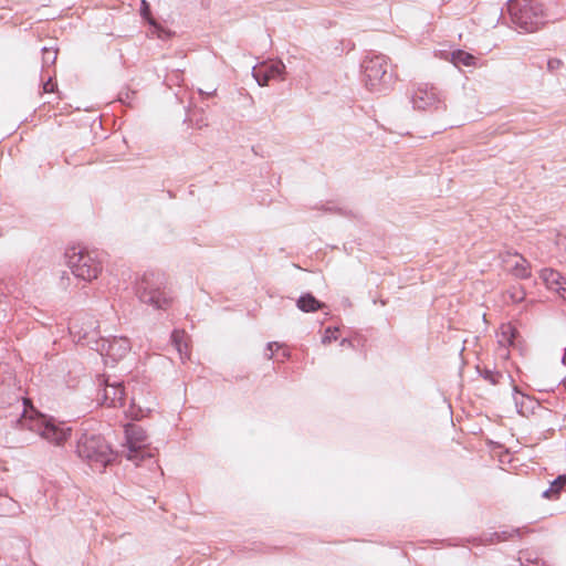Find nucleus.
<instances>
[{"mask_svg": "<svg viewBox=\"0 0 566 566\" xmlns=\"http://www.w3.org/2000/svg\"><path fill=\"white\" fill-rule=\"evenodd\" d=\"M13 411L6 416V422L11 431V442L29 443L25 432L35 433L55 446H62L71 437V428L66 423L55 420L38 411L25 398H15Z\"/></svg>", "mask_w": 566, "mask_h": 566, "instance_id": "1", "label": "nucleus"}, {"mask_svg": "<svg viewBox=\"0 0 566 566\" xmlns=\"http://www.w3.org/2000/svg\"><path fill=\"white\" fill-rule=\"evenodd\" d=\"M97 322L93 317H87L86 322L82 325L77 319L70 323V333L77 338L78 343L87 345L90 348L96 350L102 357L118 361L130 352V342L124 336H113L104 338L99 336L97 331Z\"/></svg>", "mask_w": 566, "mask_h": 566, "instance_id": "2", "label": "nucleus"}, {"mask_svg": "<svg viewBox=\"0 0 566 566\" xmlns=\"http://www.w3.org/2000/svg\"><path fill=\"white\" fill-rule=\"evenodd\" d=\"M76 453L93 470L98 472H103L115 459L109 443L97 433H82L76 442Z\"/></svg>", "mask_w": 566, "mask_h": 566, "instance_id": "3", "label": "nucleus"}, {"mask_svg": "<svg viewBox=\"0 0 566 566\" xmlns=\"http://www.w3.org/2000/svg\"><path fill=\"white\" fill-rule=\"evenodd\" d=\"M136 294L140 302L157 310H166L172 302L166 276L159 272H146L136 284Z\"/></svg>", "mask_w": 566, "mask_h": 566, "instance_id": "4", "label": "nucleus"}, {"mask_svg": "<svg viewBox=\"0 0 566 566\" xmlns=\"http://www.w3.org/2000/svg\"><path fill=\"white\" fill-rule=\"evenodd\" d=\"M507 11L511 22L525 33L539 30L545 22L543 4L539 0H510Z\"/></svg>", "mask_w": 566, "mask_h": 566, "instance_id": "5", "label": "nucleus"}, {"mask_svg": "<svg viewBox=\"0 0 566 566\" xmlns=\"http://www.w3.org/2000/svg\"><path fill=\"white\" fill-rule=\"evenodd\" d=\"M66 265L77 279L91 282L102 272L101 253L96 250L71 248L65 252Z\"/></svg>", "mask_w": 566, "mask_h": 566, "instance_id": "6", "label": "nucleus"}, {"mask_svg": "<svg viewBox=\"0 0 566 566\" xmlns=\"http://www.w3.org/2000/svg\"><path fill=\"white\" fill-rule=\"evenodd\" d=\"M361 69L365 85L370 92L381 93L390 86L392 74L388 72L386 56H367L361 64Z\"/></svg>", "mask_w": 566, "mask_h": 566, "instance_id": "7", "label": "nucleus"}, {"mask_svg": "<svg viewBox=\"0 0 566 566\" xmlns=\"http://www.w3.org/2000/svg\"><path fill=\"white\" fill-rule=\"evenodd\" d=\"M125 447L126 458L130 461L138 463L147 453V436L146 431L138 424H127L125 427Z\"/></svg>", "mask_w": 566, "mask_h": 566, "instance_id": "8", "label": "nucleus"}, {"mask_svg": "<svg viewBox=\"0 0 566 566\" xmlns=\"http://www.w3.org/2000/svg\"><path fill=\"white\" fill-rule=\"evenodd\" d=\"M411 103L413 108L419 111H439L444 107L438 90L428 84L420 85L413 91Z\"/></svg>", "mask_w": 566, "mask_h": 566, "instance_id": "9", "label": "nucleus"}, {"mask_svg": "<svg viewBox=\"0 0 566 566\" xmlns=\"http://www.w3.org/2000/svg\"><path fill=\"white\" fill-rule=\"evenodd\" d=\"M98 396L102 397L103 405L108 407L116 408L125 406L126 392L120 381L108 382V380H105L103 389L98 391Z\"/></svg>", "mask_w": 566, "mask_h": 566, "instance_id": "10", "label": "nucleus"}, {"mask_svg": "<svg viewBox=\"0 0 566 566\" xmlns=\"http://www.w3.org/2000/svg\"><path fill=\"white\" fill-rule=\"evenodd\" d=\"M296 307L304 313H314L326 307V304L318 301L312 293H303L296 300Z\"/></svg>", "mask_w": 566, "mask_h": 566, "instance_id": "11", "label": "nucleus"}, {"mask_svg": "<svg viewBox=\"0 0 566 566\" xmlns=\"http://www.w3.org/2000/svg\"><path fill=\"white\" fill-rule=\"evenodd\" d=\"M171 344L178 352L179 357L182 361L189 358L187 334L185 333V331L175 329L171 333Z\"/></svg>", "mask_w": 566, "mask_h": 566, "instance_id": "12", "label": "nucleus"}, {"mask_svg": "<svg viewBox=\"0 0 566 566\" xmlns=\"http://www.w3.org/2000/svg\"><path fill=\"white\" fill-rule=\"evenodd\" d=\"M513 399L516 411L522 416H526L534 408V401L528 396L522 394L517 387L513 388Z\"/></svg>", "mask_w": 566, "mask_h": 566, "instance_id": "13", "label": "nucleus"}, {"mask_svg": "<svg viewBox=\"0 0 566 566\" xmlns=\"http://www.w3.org/2000/svg\"><path fill=\"white\" fill-rule=\"evenodd\" d=\"M566 485V474L558 475L549 485L548 489L543 491L542 496L548 500H556L564 486Z\"/></svg>", "mask_w": 566, "mask_h": 566, "instance_id": "14", "label": "nucleus"}, {"mask_svg": "<svg viewBox=\"0 0 566 566\" xmlns=\"http://www.w3.org/2000/svg\"><path fill=\"white\" fill-rule=\"evenodd\" d=\"M517 331L511 324L502 325L501 332L497 334V343L502 347L513 346Z\"/></svg>", "mask_w": 566, "mask_h": 566, "instance_id": "15", "label": "nucleus"}, {"mask_svg": "<svg viewBox=\"0 0 566 566\" xmlns=\"http://www.w3.org/2000/svg\"><path fill=\"white\" fill-rule=\"evenodd\" d=\"M541 277L552 289H560L562 283L565 282L563 275L553 269H543L541 271Z\"/></svg>", "mask_w": 566, "mask_h": 566, "instance_id": "16", "label": "nucleus"}, {"mask_svg": "<svg viewBox=\"0 0 566 566\" xmlns=\"http://www.w3.org/2000/svg\"><path fill=\"white\" fill-rule=\"evenodd\" d=\"M475 56L472 54L463 51V50H455L451 53V61L455 66L464 65V66H471L475 63Z\"/></svg>", "mask_w": 566, "mask_h": 566, "instance_id": "17", "label": "nucleus"}, {"mask_svg": "<svg viewBox=\"0 0 566 566\" xmlns=\"http://www.w3.org/2000/svg\"><path fill=\"white\" fill-rule=\"evenodd\" d=\"M512 274L515 277L522 280L531 277V268L528 261L521 256L520 260L513 265Z\"/></svg>", "mask_w": 566, "mask_h": 566, "instance_id": "18", "label": "nucleus"}, {"mask_svg": "<svg viewBox=\"0 0 566 566\" xmlns=\"http://www.w3.org/2000/svg\"><path fill=\"white\" fill-rule=\"evenodd\" d=\"M518 560L523 566H544L545 562L536 553L530 551L520 552Z\"/></svg>", "mask_w": 566, "mask_h": 566, "instance_id": "19", "label": "nucleus"}, {"mask_svg": "<svg viewBox=\"0 0 566 566\" xmlns=\"http://www.w3.org/2000/svg\"><path fill=\"white\" fill-rule=\"evenodd\" d=\"M262 66L271 75L272 78L281 77L285 71V65L282 61H273L269 64H263Z\"/></svg>", "mask_w": 566, "mask_h": 566, "instance_id": "20", "label": "nucleus"}, {"mask_svg": "<svg viewBox=\"0 0 566 566\" xmlns=\"http://www.w3.org/2000/svg\"><path fill=\"white\" fill-rule=\"evenodd\" d=\"M57 57V50L51 48H42V69L43 71L53 65Z\"/></svg>", "mask_w": 566, "mask_h": 566, "instance_id": "21", "label": "nucleus"}, {"mask_svg": "<svg viewBox=\"0 0 566 566\" xmlns=\"http://www.w3.org/2000/svg\"><path fill=\"white\" fill-rule=\"evenodd\" d=\"M252 75L260 86L268 85L269 81L272 80L271 75L264 70L263 66L253 69Z\"/></svg>", "mask_w": 566, "mask_h": 566, "instance_id": "22", "label": "nucleus"}, {"mask_svg": "<svg viewBox=\"0 0 566 566\" xmlns=\"http://www.w3.org/2000/svg\"><path fill=\"white\" fill-rule=\"evenodd\" d=\"M520 532H521L520 528H513L512 531L494 532L491 534L490 541L491 542L506 541V539L513 537V535L520 536Z\"/></svg>", "mask_w": 566, "mask_h": 566, "instance_id": "23", "label": "nucleus"}, {"mask_svg": "<svg viewBox=\"0 0 566 566\" xmlns=\"http://www.w3.org/2000/svg\"><path fill=\"white\" fill-rule=\"evenodd\" d=\"M0 504L6 506V510L1 513L3 515H14L19 509L15 501L10 497H0Z\"/></svg>", "mask_w": 566, "mask_h": 566, "instance_id": "24", "label": "nucleus"}, {"mask_svg": "<svg viewBox=\"0 0 566 566\" xmlns=\"http://www.w3.org/2000/svg\"><path fill=\"white\" fill-rule=\"evenodd\" d=\"M481 376L492 385L499 384L500 379L503 377V375L500 371L492 370L489 368H484L481 371Z\"/></svg>", "mask_w": 566, "mask_h": 566, "instance_id": "25", "label": "nucleus"}, {"mask_svg": "<svg viewBox=\"0 0 566 566\" xmlns=\"http://www.w3.org/2000/svg\"><path fill=\"white\" fill-rule=\"evenodd\" d=\"M136 92L128 88L123 90L118 93V101L123 104L132 105L135 98Z\"/></svg>", "mask_w": 566, "mask_h": 566, "instance_id": "26", "label": "nucleus"}, {"mask_svg": "<svg viewBox=\"0 0 566 566\" xmlns=\"http://www.w3.org/2000/svg\"><path fill=\"white\" fill-rule=\"evenodd\" d=\"M337 332H338L337 327H334V328L327 327L325 329L324 336L322 337V343L323 344H329L333 340H336L337 339Z\"/></svg>", "mask_w": 566, "mask_h": 566, "instance_id": "27", "label": "nucleus"}, {"mask_svg": "<svg viewBox=\"0 0 566 566\" xmlns=\"http://www.w3.org/2000/svg\"><path fill=\"white\" fill-rule=\"evenodd\" d=\"M563 66V62L562 60L559 59H549L547 61V70L551 72V73H555L556 71H558L560 67Z\"/></svg>", "mask_w": 566, "mask_h": 566, "instance_id": "28", "label": "nucleus"}, {"mask_svg": "<svg viewBox=\"0 0 566 566\" xmlns=\"http://www.w3.org/2000/svg\"><path fill=\"white\" fill-rule=\"evenodd\" d=\"M274 347L277 349L280 348V344L276 343V342H270L268 343L266 345V349L270 352V353H265V357L268 359H272L273 358V350H274Z\"/></svg>", "mask_w": 566, "mask_h": 566, "instance_id": "29", "label": "nucleus"}, {"mask_svg": "<svg viewBox=\"0 0 566 566\" xmlns=\"http://www.w3.org/2000/svg\"><path fill=\"white\" fill-rule=\"evenodd\" d=\"M55 87H56V84H54L52 82V76L49 75L48 81L45 83H43V92L44 93L53 92Z\"/></svg>", "mask_w": 566, "mask_h": 566, "instance_id": "30", "label": "nucleus"}, {"mask_svg": "<svg viewBox=\"0 0 566 566\" xmlns=\"http://www.w3.org/2000/svg\"><path fill=\"white\" fill-rule=\"evenodd\" d=\"M557 245L565 250L566 251V231L565 232H562L557 235V241H556Z\"/></svg>", "mask_w": 566, "mask_h": 566, "instance_id": "31", "label": "nucleus"}, {"mask_svg": "<svg viewBox=\"0 0 566 566\" xmlns=\"http://www.w3.org/2000/svg\"><path fill=\"white\" fill-rule=\"evenodd\" d=\"M155 28H156V30H157V36H158L159 39H163V40H164V39H167V38H169V36H170V32H169V31H167V30H165V29H163V28H160V27H157V25H156Z\"/></svg>", "mask_w": 566, "mask_h": 566, "instance_id": "32", "label": "nucleus"}, {"mask_svg": "<svg viewBox=\"0 0 566 566\" xmlns=\"http://www.w3.org/2000/svg\"><path fill=\"white\" fill-rule=\"evenodd\" d=\"M563 298L566 300V280L562 283V287L556 290Z\"/></svg>", "mask_w": 566, "mask_h": 566, "instance_id": "33", "label": "nucleus"}, {"mask_svg": "<svg viewBox=\"0 0 566 566\" xmlns=\"http://www.w3.org/2000/svg\"><path fill=\"white\" fill-rule=\"evenodd\" d=\"M323 208H324V211H326V212H335V211L340 212V209L336 208L335 206L327 205V206H323Z\"/></svg>", "mask_w": 566, "mask_h": 566, "instance_id": "34", "label": "nucleus"}, {"mask_svg": "<svg viewBox=\"0 0 566 566\" xmlns=\"http://www.w3.org/2000/svg\"><path fill=\"white\" fill-rule=\"evenodd\" d=\"M340 346L353 347V342L348 338H343L340 342Z\"/></svg>", "mask_w": 566, "mask_h": 566, "instance_id": "35", "label": "nucleus"}, {"mask_svg": "<svg viewBox=\"0 0 566 566\" xmlns=\"http://www.w3.org/2000/svg\"><path fill=\"white\" fill-rule=\"evenodd\" d=\"M562 384L566 388V377L563 379Z\"/></svg>", "mask_w": 566, "mask_h": 566, "instance_id": "36", "label": "nucleus"}, {"mask_svg": "<svg viewBox=\"0 0 566 566\" xmlns=\"http://www.w3.org/2000/svg\"><path fill=\"white\" fill-rule=\"evenodd\" d=\"M565 360H566V356L564 354L563 357H562V361L565 363Z\"/></svg>", "mask_w": 566, "mask_h": 566, "instance_id": "37", "label": "nucleus"}]
</instances>
